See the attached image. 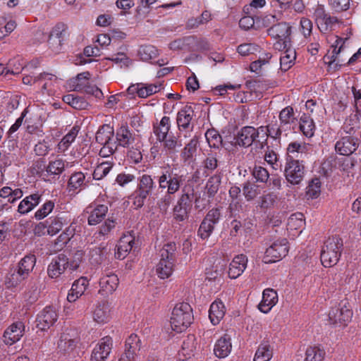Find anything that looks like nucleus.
I'll return each instance as SVG.
<instances>
[{
	"instance_id": "obj_61",
	"label": "nucleus",
	"mask_w": 361,
	"mask_h": 361,
	"mask_svg": "<svg viewBox=\"0 0 361 361\" xmlns=\"http://www.w3.org/2000/svg\"><path fill=\"white\" fill-rule=\"evenodd\" d=\"M214 229V226L205 220H202L197 231V235L202 240L209 238Z\"/></svg>"
},
{
	"instance_id": "obj_19",
	"label": "nucleus",
	"mask_w": 361,
	"mask_h": 361,
	"mask_svg": "<svg viewBox=\"0 0 361 361\" xmlns=\"http://www.w3.org/2000/svg\"><path fill=\"white\" fill-rule=\"evenodd\" d=\"M90 215L87 223L90 226H94L101 223L108 212V207L105 204H97L95 207L90 206L87 208Z\"/></svg>"
},
{
	"instance_id": "obj_43",
	"label": "nucleus",
	"mask_w": 361,
	"mask_h": 361,
	"mask_svg": "<svg viewBox=\"0 0 361 361\" xmlns=\"http://www.w3.org/2000/svg\"><path fill=\"white\" fill-rule=\"evenodd\" d=\"M142 143L140 140L137 142L135 145H131L128 147L127 152L128 158L133 163L138 164L142 160V154L141 152Z\"/></svg>"
},
{
	"instance_id": "obj_13",
	"label": "nucleus",
	"mask_w": 361,
	"mask_h": 361,
	"mask_svg": "<svg viewBox=\"0 0 361 361\" xmlns=\"http://www.w3.org/2000/svg\"><path fill=\"white\" fill-rule=\"evenodd\" d=\"M118 147L127 148L135 145L140 140L137 135L133 133L126 125H122L116 131V140Z\"/></svg>"
},
{
	"instance_id": "obj_54",
	"label": "nucleus",
	"mask_w": 361,
	"mask_h": 361,
	"mask_svg": "<svg viewBox=\"0 0 361 361\" xmlns=\"http://www.w3.org/2000/svg\"><path fill=\"white\" fill-rule=\"evenodd\" d=\"M210 19V13L207 11H205L202 13L200 16L190 18L186 23V27L189 29H194L200 25L207 23Z\"/></svg>"
},
{
	"instance_id": "obj_14",
	"label": "nucleus",
	"mask_w": 361,
	"mask_h": 361,
	"mask_svg": "<svg viewBox=\"0 0 361 361\" xmlns=\"http://www.w3.org/2000/svg\"><path fill=\"white\" fill-rule=\"evenodd\" d=\"M68 268H69L68 258L61 253L52 259L48 266L47 274L52 279L58 278Z\"/></svg>"
},
{
	"instance_id": "obj_31",
	"label": "nucleus",
	"mask_w": 361,
	"mask_h": 361,
	"mask_svg": "<svg viewBox=\"0 0 361 361\" xmlns=\"http://www.w3.org/2000/svg\"><path fill=\"white\" fill-rule=\"evenodd\" d=\"M36 264V257L34 255H27L22 258L15 267L27 279Z\"/></svg>"
},
{
	"instance_id": "obj_34",
	"label": "nucleus",
	"mask_w": 361,
	"mask_h": 361,
	"mask_svg": "<svg viewBox=\"0 0 361 361\" xmlns=\"http://www.w3.org/2000/svg\"><path fill=\"white\" fill-rule=\"evenodd\" d=\"M79 130V127L75 126L65 136L63 137V138L57 145V152L63 153L69 148L71 145L75 141L76 137L78 136Z\"/></svg>"
},
{
	"instance_id": "obj_59",
	"label": "nucleus",
	"mask_w": 361,
	"mask_h": 361,
	"mask_svg": "<svg viewBox=\"0 0 361 361\" xmlns=\"http://www.w3.org/2000/svg\"><path fill=\"white\" fill-rule=\"evenodd\" d=\"M54 202L48 200L44 203L41 207L35 212V217L37 220H41L47 216L54 209Z\"/></svg>"
},
{
	"instance_id": "obj_40",
	"label": "nucleus",
	"mask_w": 361,
	"mask_h": 361,
	"mask_svg": "<svg viewBox=\"0 0 361 361\" xmlns=\"http://www.w3.org/2000/svg\"><path fill=\"white\" fill-rule=\"evenodd\" d=\"M300 129L306 137H312L315 130V126L312 118L304 114L300 118Z\"/></svg>"
},
{
	"instance_id": "obj_10",
	"label": "nucleus",
	"mask_w": 361,
	"mask_h": 361,
	"mask_svg": "<svg viewBox=\"0 0 361 361\" xmlns=\"http://www.w3.org/2000/svg\"><path fill=\"white\" fill-rule=\"evenodd\" d=\"M340 133L341 137L336 142L335 149L341 155L349 156L360 145V138L357 135H343L342 132Z\"/></svg>"
},
{
	"instance_id": "obj_58",
	"label": "nucleus",
	"mask_w": 361,
	"mask_h": 361,
	"mask_svg": "<svg viewBox=\"0 0 361 361\" xmlns=\"http://www.w3.org/2000/svg\"><path fill=\"white\" fill-rule=\"evenodd\" d=\"M218 154L210 152L207 154L206 159L203 161L204 168L210 171H214L218 167Z\"/></svg>"
},
{
	"instance_id": "obj_28",
	"label": "nucleus",
	"mask_w": 361,
	"mask_h": 361,
	"mask_svg": "<svg viewBox=\"0 0 361 361\" xmlns=\"http://www.w3.org/2000/svg\"><path fill=\"white\" fill-rule=\"evenodd\" d=\"M141 349V340L134 334L129 336L125 342L124 353L137 359Z\"/></svg>"
},
{
	"instance_id": "obj_64",
	"label": "nucleus",
	"mask_w": 361,
	"mask_h": 361,
	"mask_svg": "<svg viewBox=\"0 0 361 361\" xmlns=\"http://www.w3.org/2000/svg\"><path fill=\"white\" fill-rule=\"evenodd\" d=\"M294 111L293 107L288 106L283 109L279 114V120L281 123L291 124L294 121Z\"/></svg>"
},
{
	"instance_id": "obj_60",
	"label": "nucleus",
	"mask_w": 361,
	"mask_h": 361,
	"mask_svg": "<svg viewBox=\"0 0 361 361\" xmlns=\"http://www.w3.org/2000/svg\"><path fill=\"white\" fill-rule=\"evenodd\" d=\"M117 224L116 219L113 216L109 217L99 226V234L102 236L108 235L116 228Z\"/></svg>"
},
{
	"instance_id": "obj_53",
	"label": "nucleus",
	"mask_w": 361,
	"mask_h": 361,
	"mask_svg": "<svg viewBox=\"0 0 361 361\" xmlns=\"http://www.w3.org/2000/svg\"><path fill=\"white\" fill-rule=\"evenodd\" d=\"M65 169V162L61 159L49 161L47 167V173L48 175H60Z\"/></svg>"
},
{
	"instance_id": "obj_17",
	"label": "nucleus",
	"mask_w": 361,
	"mask_h": 361,
	"mask_svg": "<svg viewBox=\"0 0 361 361\" xmlns=\"http://www.w3.org/2000/svg\"><path fill=\"white\" fill-rule=\"evenodd\" d=\"M25 325L22 322H17L11 324L4 332V337L7 345H12L23 336Z\"/></svg>"
},
{
	"instance_id": "obj_8",
	"label": "nucleus",
	"mask_w": 361,
	"mask_h": 361,
	"mask_svg": "<svg viewBox=\"0 0 361 361\" xmlns=\"http://www.w3.org/2000/svg\"><path fill=\"white\" fill-rule=\"evenodd\" d=\"M352 317L353 311L347 301H341L338 307H333L329 313V319L333 324L345 326Z\"/></svg>"
},
{
	"instance_id": "obj_20",
	"label": "nucleus",
	"mask_w": 361,
	"mask_h": 361,
	"mask_svg": "<svg viewBox=\"0 0 361 361\" xmlns=\"http://www.w3.org/2000/svg\"><path fill=\"white\" fill-rule=\"evenodd\" d=\"M247 257L241 254L235 256L230 264L228 276L231 279H237L245 271L247 264Z\"/></svg>"
},
{
	"instance_id": "obj_25",
	"label": "nucleus",
	"mask_w": 361,
	"mask_h": 361,
	"mask_svg": "<svg viewBox=\"0 0 361 361\" xmlns=\"http://www.w3.org/2000/svg\"><path fill=\"white\" fill-rule=\"evenodd\" d=\"M291 27L288 23L282 22L271 26L267 30L269 36L275 39H290Z\"/></svg>"
},
{
	"instance_id": "obj_5",
	"label": "nucleus",
	"mask_w": 361,
	"mask_h": 361,
	"mask_svg": "<svg viewBox=\"0 0 361 361\" xmlns=\"http://www.w3.org/2000/svg\"><path fill=\"white\" fill-rule=\"evenodd\" d=\"M156 187L151 176L143 174L138 178L137 188L133 193V204L136 208H141Z\"/></svg>"
},
{
	"instance_id": "obj_3",
	"label": "nucleus",
	"mask_w": 361,
	"mask_h": 361,
	"mask_svg": "<svg viewBox=\"0 0 361 361\" xmlns=\"http://www.w3.org/2000/svg\"><path fill=\"white\" fill-rule=\"evenodd\" d=\"M192 308L187 302L176 304L171 317V326L178 333L185 331L192 322Z\"/></svg>"
},
{
	"instance_id": "obj_30",
	"label": "nucleus",
	"mask_w": 361,
	"mask_h": 361,
	"mask_svg": "<svg viewBox=\"0 0 361 361\" xmlns=\"http://www.w3.org/2000/svg\"><path fill=\"white\" fill-rule=\"evenodd\" d=\"M47 224V232L49 234L54 235L59 233L64 225L69 223L67 217L64 215H58L54 217H50L46 221Z\"/></svg>"
},
{
	"instance_id": "obj_55",
	"label": "nucleus",
	"mask_w": 361,
	"mask_h": 361,
	"mask_svg": "<svg viewBox=\"0 0 361 361\" xmlns=\"http://www.w3.org/2000/svg\"><path fill=\"white\" fill-rule=\"evenodd\" d=\"M339 23V20L336 16H331L328 15L320 23L318 27L322 32H326L334 30V27Z\"/></svg>"
},
{
	"instance_id": "obj_52",
	"label": "nucleus",
	"mask_w": 361,
	"mask_h": 361,
	"mask_svg": "<svg viewBox=\"0 0 361 361\" xmlns=\"http://www.w3.org/2000/svg\"><path fill=\"white\" fill-rule=\"evenodd\" d=\"M76 343V341L71 338L68 334H63L58 342V348L61 351L68 352L74 348Z\"/></svg>"
},
{
	"instance_id": "obj_9",
	"label": "nucleus",
	"mask_w": 361,
	"mask_h": 361,
	"mask_svg": "<svg viewBox=\"0 0 361 361\" xmlns=\"http://www.w3.org/2000/svg\"><path fill=\"white\" fill-rule=\"evenodd\" d=\"M183 178V176L172 174L169 171H163L158 178L159 187L162 190L166 189V192L173 195L180 189Z\"/></svg>"
},
{
	"instance_id": "obj_2",
	"label": "nucleus",
	"mask_w": 361,
	"mask_h": 361,
	"mask_svg": "<svg viewBox=\"0 0 361 361\" xmlns=\"http://www.w3.org/2000/svg\"><path fill=\"white\" fill-rule=\"evenodd\" d=\"M176 245L175 243H166L159 250L160 261L157 265V274L161 279H167L173 273L176 260Z\"/></svg>"
},
{
	"instance_id": "obj_11",
	"label": "nucleus",
	"mask_w": 361,
	"mask_h": 361,
	"mask_svg": "<svg viewBox=\"0 0 361 361\" xmlns=\"http://www.w3.org/2000/svg\"><path fill=\"white\" fill-rule=\"evenodd\" d=\"M58 314L51 306L45 307L37 316L36 326L41 331L49 329L57 321Z\"/></svg>"
},
{
	"instance_id": "obj_45",
	"label": "nucleus",
	"mask_w": 361,
	"mask_h": 361,
	"mask_svg": "<svg viewBox=\"0 0 361 361\" xmlns=\"http://www.w3.org/2000/svg\"><path fill=\"white\" fill-rule=\"evenodd\" d=\"M321 193V182L319 178H312L306 188V196L308 199H316Z\"/></svg>"
},
{
	"instance_id": "obj_26",
	"label": "nucleus",
	"mask_w": 361,
	"mask_h": 361,
	"mask_svg": "<svg viewBox=\"0 0 361 361\" xmlns=\"http://www.w3.org/2000/svg\"><path fill=\"white\" fill-rule=\"evenodd\" d=\"M27 279L16 267H11L6 274L4 279V285L7 288H13L19 286L24 281Z\"/></svg>"
},
{
	"instance_id": "obj_16",
	"label": "nucleus",
	"mask_w": 361,
	"mask_h": 361,
	"mask_svg": "<svg viewBox=\"0 0 361 361\" xmlns=\"http://www.w3.org/2000/svg\"><path fill=\"white\" fill-rule=\"evenodd\" d=\"M199 146V137L195 135L185 145L180 152V158L185 164L190 165L196 159L197 147Z\"/></svg>"
},
{
	"instance_id": "obj_48",
	"label": "nucleus",
	"mask_w": 361,
	"mask_h": 361,
	"mask_svg": "<svg viewBox=\"0 0 361 361\" xmlns=\"http://www.w3.org/2000/svg\"><path fill=\"white\" fill-rule=\"evenodd\" d=\"M105 247H94L89 252L90 261L92 264H99L105 259Z\"/></svg>"
},
{
	"instance_id": "obj_41",
	"label": "nucleus",
	"mask_w": 361,
	"mask_h": 361,
	"mask_svg": "<svg viewBox=\"0 0 361 361\" xmlns=\"http://www.w3.org/2000/svg\"><path fill=\"white\" fill-rule=\"evenodd\" d=\"M221 183V176L220 173L214 174L211 176L206 184V189L209 197H213L217 193Z\"/></svg>"
},
{
	"instance_id": "obj_32",
	"label": "nucleus",
	"mask_w": 361,
	"mask_h": 361,
	"mask_svg": "<svg viewBox=\"0 0 361 361\" xmlns=\"http://www.w3.org/2000/svg\"><path fill=\"white\" fill-rule=\"evenodd\" d=\"M225 306L221 300L213 302L209 308V317L214 325L219 323L225 314Z\"/></svg>"
},
{
	"instance_id": "obj_29",
	"label": "nucleus",
	"mask_w": 361,
	"mask_h": 361,
	"mask_svg": "<svg viewBox=\"0 0 361 361\" xmlns=\"http://www.w3.org/2000/svg\"><path fill=\"white\" fill-rule=\"evenodd\" d=\"M232 348L231 338L228 335L221 337L216 343L214 348V354L220 358L226 357L231 353Z\"/></svg>"
},
{
	"instance_id": "obj_63",
	"label": "nucleus",
	"mask_w": 361,
	"mask_h": 361,
	"mask_svg": "<svg viewBox=\"0 0 361 361\" xmlns=\"http://www.w3.org/2000/svg\"><path fill=\"white\" fill-rule=\"evenodd\" d=\"M75 232V228L73 225H70L65 231L57 238L56 244H60V246L67 244L71 238L73 237Z\"/></svg>"
},
{
	"instance_id": "obj_22",
	"label": "nucleus",
	"mask_w": 361,
	"mask_h": 361,
	"mask_svg": "<svg viewBox=\"0 0 361 361\" xmlns=\"http://www.w3.org/2000/svg\"><path fill=\"white\" fill-rule=\"evenodd\" d=\"M118 285V278L116 274H106L101 278L99 292L103 295L111 294Z\"/></svg>"
},
{
	"instance_id": "obj_42",
	"label": "nucleus",
	"mask_w": 361,
	"mask_h": 361,
	"mask_svg": "<svg viewBox=\"0 0 361 361\" xmlns=\"http://www.w3.org/2000/svg\"><path fill=\"white\" fill-rule=\"evenodd\" d=\"M38 294L37 279L32 278L26 286L25 298L29 302L32 303L37 300Z\"/></svg>"
},
{
	"instance_id": "obj_57",
	"label": "nucleus",
	"mask_w": 361,
	"mask_h": 361,
	"mask_svg": "<svg viewBox=\"0 0 361 361\" xmlns=\"http://www.w3.org/2000/svg\"><path fill=\"white\" fill-rule=\"evenodd\" d=\"M142 86L140 89L137 90V95L141 98H146L160 90L161 84L158 85H145L140 84Z\"/></svg>"
},
{
	"instance_id": "obj_18",
	"label": "nucleus",
	"mask_w": 361,
	"mask_h": 361,
	"mask_svg": "<svg viewBox=\"0 0 361 361\" xmlns=\"http://www.w3.org/2000/svg\"><path fill=\"white\" fill-rule=\"evenodd\" d=\"M194 116V110L191 106H185L177 114L176 122L180 130L192 129L191 121Z\"/></svg>"
},
{
	"instance_id": "obj_49",
	"label": "nucleus",
	"mask_w": 361,
	"mask_h": 361,
	"mask_svg": "<svg viewBox=\"0 0 361 361\" xmlns=\"http://www.w3.org/2000/svg\"><path fill=\"white\" fill-rule=\"evenodd\" d=\"M138 54L142 61H147L158 55V50L152 45L141 46L138 50Z\"/></svg>"
},
{
	"instance_id": "obj_4",
	"label": "nucleus",
	"mask_w": 361,
	"mask_h": 361,
	"mask_svg": "<svg viewBox=\"0 0 361 361\" xmlns=\"http://www.w3.org/2000/svg\"><path fill=\"white\" fill-rule=\"evenodd\" d=\"M343 245V240L338 236H332L325 241L321 251V262L325 267H331L338 263Z\"/></svg>"
},
{
	"instance_id": "obj_51",
	"label": "nucleus",
	"mask_w": 361,
	"mask_h": 361,
	"mask_svg": "<svg viewBox=\"0 0 361 361\" xmlns=\"http://www.w3.org/2000/svg\"><path fill=\"white\" fill-rule=\"evenodd\" d=\"M205 137L210 147L219 148L222 145V138L214 129H209L205 133Z\"/></svg>"
},
{
	"instance_id": "obj_38",
	"label": "nucleus",
	"mask_w": 361,
	"mask_h": 361,
	"mask_svg": "<svg viewBox=\"0 0 361 361\" xmlns=\"http://www.w3.org/2000/svg\"><path fill=\"white\" fill-rule=\"evenodd\" d=\"M295 58L296 54L295 50L291 48H287L280 57L281 69L283 71H287L294 64Z\"/></svg>"
},
{
	"instance_id": "obj_21",
	"label": "nucleus",
	"mask_w": 361,
	"mask_h": 361,
	"mask_svg": "<svg viewBox=\"0 0 361 361\" xmlns=\"http://www.w3.org/2000/svg\"><path fill=\"white\" fill-rule=\"evenodd\" d=\"M88 285L89 281L86 277H80L78 280L75 281L68 293V301L70 302L76 301L77 299L84 294Z\"/></svg>"
},
{
	"instance_id": "obj_33",
	"label": "nucleus",
	"mask_w": 361,
	"mask_h": 361,
	"mask_svg": "<svg viewBox=\"0 0 361 361\" xmlns=\"http://www.w3.org/2000/svg\"><path fill=\"white\" fill-rule=\"evenodd\" d=\"M114 128L110 125L104 124L97 130L95 136L97 142L105 145L110 142H115Z\"/></svg>"
},
{
	"instance_id": "obj_50",
	"label": "nucleus",
	"mask_w": 361,
	"mask_h": 361,
	"mask_svg": "<svg viewBox=\"0 0 361 361\" xmlns=\"http://www.w3.org/2000/svg\"><path fill=\"white\" fill-rule=\"evenodd\" d=\"M197 342L196 338L195 335L190 334L183 341L182 344V352L184 355H188L190 357V355L193 353V352L196 350Z\"/></svg>"
},
{
	"instance_id": "obj_62",
	"label": "nucleus",
	"mask_w": 361,
	"mask_h": 361,
	"mask_svg": "<svg viewBox=\"0 0 361 361\" xmlns=\"http://www.w3.org/2000/svg\"><path fill=\"white\" fill-rule=\"evenodd\" d=\"M228 212L231 217L241 218L243 213V204L240 200H231L228 206Z\"/></svg>"
},
{
	"instance_id": "obj_37",
	"label": "nucleus",
	"mask_w": 361,
	"mask_h": 361,
	"mask_svg": "<svg viewBox=\"0 0 361 361\" xmlns=\"http://www.w3.org/2000/svg\"><path fill=\"white\" fill-rule=\"evenodd\" d=\"M358 129V119L356 118V115H354L353 117L350 116L349 118L345 120L342 126L341 132L344 133L345 135H357L360 137V135Z\"/></svg>"
},
{
	"instance_id": "obj_27",
	"label": "nucleus",
	"mask_w": 361,
	"mask_h": 361,
	"mask_svg": "<svg viewBox=\"0 0 361 361\" xmlns=\"http://www.w3.org/2000/svg\"><path fill=\"white\" fill-rule=\"evenodd\" d=\"M135 244V237L131 234L124 235L119 240L117 246L116 257L118 259H124L132 250Z\"/></svg>"
},
{
	"instance_id": "obj_39",
	"label": "nucleus",
	"mask_w": 361,
	"mask_h": 361,
	"mask_svg": "<svg viewBox=\"0 0 361 361\" xmlns=\"http://www.w3.org/2000/svg\"><path fill=\"white\" fill-rule=\"evenodd\" d=\"M252 176L255 179L257 183H268L269 178V173L264 168L259 165H255L252 168H250Z\"/></svg>"
},
{
	"instance_id": "obj_44",
	"label": "nucleus",
	"mask_w": 361,
	"mask_h": 361,
	"mask_svg": "<svg viewBox=\"0 0 361 361\" xmlns=\"http://www.w3.org/2000/svg\"><path fill=\"white\" fill-rule=\"evenodd\" d=\"M73 89L76 92H85L87 94L94 96L97 99H101L103 97L102 90L94 85L87 84L86 86L83 85H73Z\"/></svg>"
},
{
	"instance_id": "obj_35",
	"label": "nucleus",
	"mask_w": 361,
	"mask_h": 361,
	"mask_svg": "<svg viewBox=\"0 0 361 361\" xmlns=\"http://www.w3.org/2000/svg\"><path fill=\"white\" fill-rule=\"evenodd\" d=\"M93 319L98 324H104L109 319V307L106 302H99L93 310Z\"/></svg>"
},
{
	"instance_id": "obj_36",
	"label": "nucleus",
	"mask_w": 361,
	"mask_h": 361,
	"mask_svg": "<svg viewBox=\"0 0 361 361\" xmlns=\"http://www.w3.org/2000/svg\"><path fill=\"white\" fill-rule=\"evenodd\" d=\"M273 356V348L268 341H263L258 347L254 361H269Z\"/></svg>"
},
{
	"instance_id": "obj_15",
	"label": "nucleus",
	"mask_w": 361,
	"mask_h": 361,
	"mask_svg": "<svg viewBox=\"0 0 361 361\" xmlns=\"http://www.w3.org/2000/svg\"><path fill=\"white\" fill-rule=\"evenodd\" d=\"M258 136L259 133L254 127L245 126L238 133L234 140H235V144L239 146L247 147L252 144Z\"/></svg>"
},
{
	"instance_id": "obj_1",
	"label": "nucleus",
	"mask_w": 361,
	"mask_h": 361,
	"mask_svg": "<svg viewBox=\"0 0 361 361\" xmlns=\"http://www.w3.org/2000/svg\"><path fill=\"white\" fill-rule=\"evenodd\" d=\"M194 197L192 187L182 188L180 195L173 208V217L176 222H183L188 219L192 209Z\"/></svg>"
},
{
	"instance_id": "obj_7",
	"label": "nucleus",
	"mask_w": 361,
	"mask_h": 361,
	"mask_svg": "<svg viewBox=\"0 0 361 361\" xmlns=\"http://www.w3.org/2000/svg\"><path fill=\"white\" fill-rule=\"evenodd\" d=\"M286 238L278 239L266 249L263 261L265 263H274L285 257L289 250Z\"/></svg>"
},
{
	"instance_id": "obj_6",
	"label": "nucleus",
	"mask_w": 361,
	"mask_h": 361,
	"mask_svg": "<svg viewBox=\"0 0 361 361\" xmlns=\"http://www.w3.org/2000/svg\"><path fill=\"white\" fill-rule=\"evenodd\" d=\"M305 173V169L302 161L289 155L286 158L283 171L286 180L291 185H299L302 181Z\"/></svg>"
},
{
	"instance_id": "obj_46",
	"label": "nucleus",
	"mask_w": 361,
	"mask_h": 361,
	"mask_svg": "<svg viewBox=\"0 0 361 361\" xmlns=\"http://www.w3.org/2000/svg\"><path fill=\"white\" fill-rule=\"evenodd\" d=\"M258 186L247 180L243 184V195L247 202L253 200L258 195Z\"/></svg>"
},
{
	"instance_id": "obj_23",
	"label": "nucleus",
	"mask_w": 361,
	"mask_h": 361,
	"mask_svg": "<svg viewBox=\"0 0 361 361\" xmlns=\"http://www.w3.org/2000/svg\"><path fill=\"white\" fill-rule=\"evenodd\" d=\"M348 39V38H345L343 39L341 37H338L337 39L335 42V44L332 45V47H334L331 54H326L324 56V59L326 60V63H328L329 66H331L332 64H335L336 66H342L344 65L343 61L340 60L338 58V54H340L343 44Z\"/></svg>"
},
{
	"instance_id": "obj_56",
	"label": "nucleus",
	"mask_w": 361,
	"mask_h": 361,
	"mask_svg": "<svg viewBox=\"0 0 361 361\" xmlns=\"http://www.w3.org/2000/svg\"><path fill=\"white\" fill-rule=\"evenodd\" d=\"M113 164L109 162H102L99 164L94 171L93 178L101 180L105 177L112 169Z\"/></svg>"
},
{
	"instance_id": "obj_12",
	"label": "nucleus",
	"mask_w": 361,
	"mask_h": 361,
	"mask_svg": "<svg viewBox=\"0 0 361 361\" xmlns=\"http://www.w3.org/2000/svg\"><path fill=\"white\" fill-rule=\"evenodd\" d=\"M113 347V340L110 336H104L94 348L90 361H106Z\"/></svg>"
},
{
	"instance_id": "obj_24",
	"label": "nucleus",
	"mask_w": 361,
	"mask_h": 361,
	"mask_svg": "<svg viewBox=\"0 0 361 361\" xmlns=\"http://www.w3.org/2000/svg\"><path fill=\"white\" fill-rule=\"evenodd\" d=\"M42 200V195L34 193L25 197L18 204V212L20 214H26L37 206Z\"/></svg>"
},
{
	"instance_id": "obj_47",
	"label": "nucleus",
	"mask_w": 361,
	"mask_h": 361,
	"mask_svg": "<svg viewBox=\"0 0 361 361\" xmlns=\"http://www.w3.org/2000/svg\"><path fill=\"white\" fill-rule=\"evenodd\" d=\"M306 357L305 361H323L325 356L324 350L319 347H309L306 350Z\"/></svg>"
}]
</instances>
